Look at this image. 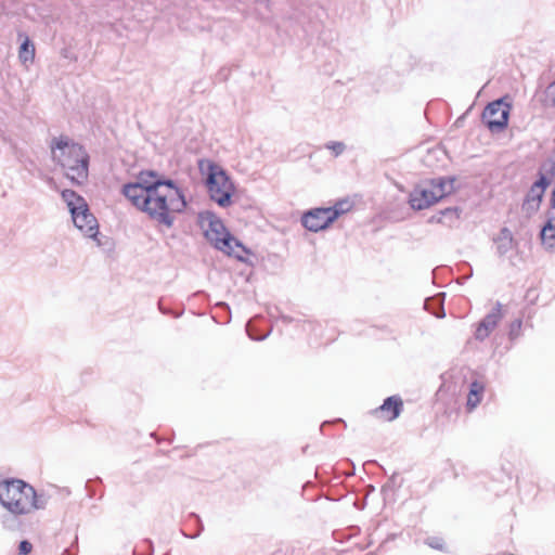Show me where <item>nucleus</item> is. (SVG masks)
I'll use <instances>...</instances> for the list:
<instances>
[{"mask_svg": "<svg viewBox=\"0 0 555 555\" xmlns=\"http://www.w3.org/2000/svg\"><path fill=\"white\" fill-rule=\"evenodd\" d=\"M128 193L133 197L134 207L145 212L151 220L168 229L173 225L176 215L186 207L183 192L172 180H166L152 189L129 188Z\"/></svg>", "mask_w": 555, "mask_h": 555, "instance_id": "nucleus-1", "label": "nucleus"}, {"mask_svg": "<svg viewBox=\"0 0 555 555\" xmlns=\"http://www.w3.org/2000/svg\"><path fill=\"white\" fill-rule=\"evenodd\" d=\"M52 159L62 167L65 176L78 185L85 183L89 175L87 151L68 137L53 138L50 143Z\"/></svg>", "mask_w": 555, "mask_h": 555, "instance_id": "nucleus-2", "label": "nucleus"}, {"mask_svg": "<svg viewBox=\"0 0 555 555\" xmlns=\"http://www.w3.org/2000/svg\"><path fill=\"white\" fill-rule=\"evenodd\" d=\"M198 223L205 237L215 248L238 260H244L247 249L229 233L220 218L210 211H203L198 215Z\"/></svg>", "mask_w": 555, "mask_h": 555, "instance_id": "nucleus-3", "label": "nucleus"}, {"mask_svg": "<svg viewBox=\"0 0 555 555\" xmlns=\"http://www.w3.org/2000/svg\"><path fill=\"white\" fill-rule=\"evenodd\" d=\"M454 191V178L439 177L421 181L409 196L410 206L414 210H424Z\"/></svg>", "mask_w": 555, "mask_h": 555, "instance_id": "nucleus-4", "label": "nucleus"}, {"mask_svg": "<svg viewBox=\"0 0 555 555\" xmlns=\"http://www.w3.org/2000/svg\"><path fill=\"white\" fill-rule=\"evenodd\" d=\"M34 487L20 479L0 482V502L14 515H25L31 512Z\"/></svg>", "mask_w": 555, "mask_h": 555, "instance_id": "nucleus-5", "label": "nucleus"}, {"mask_svg": "<svg viewBox=\"0 0 555 555\" xmlns=\"http://www.w3.org/2000/svg\"><path fill=\"white\" fill-rule=\"evenodd\" d=\"M62 198L67 204L75 227L86 236L95 238L99 224L95 217L89 211L86 199L72 190H64Z\"/></svg>", "mask_w": 555, "mask_h": 555, "instance_id": "nucleus-6", "label": "nucleus"}, {"mask_svg": "<svg viewBox=\"0 0 555 555\" xmlns=\"http://www.w3.org/2000/svg\"><path fill=\"white\" fill-rule=\"evenodd\" d=\"M207 188L210 198L219 206L227 207L231 204L233 183L227 173L216 165L209 167Z\"/></svg>", "mask_w": 555, "mask_h": 555, "instance_id": "nucleus-7", "label": "nucleus"}, {"mask_svg": "<svg viewBox=\"0 0 555 555\" xmlns=\"http://www.w3.org/2000/svg\"><path fill=\"white\" fill-rule=\"evenodd\" d=\"M511 105L505 99H499L486 106L482 120L492 132H499L506 128Z\"/></svg>", "mask_w": 555, "mask_h": 555, "instance_id": "nucleus-8", "label": "nucleus"}, {"mask_svg": "<svg viewBox=\"0 0 555 555\" xmlns=\"http://www.w3.org/2000/svg\"><path fill=\"white\" fill-rule=\"evenodd\" d=\"M504 314L502 311V305L496 302L489 313L477 324L474 337L475 339L482 341L490 336V334L496 328Z\"/></svg>", "mask_w": 555, "mask_h": 555, "instance_id": "nucleus-9", "label": "nucleus"}, {"mask_svg": "<svg viewBox=\"0 0 555 555\" xmlns=\"http://www.w3.org/2000/svg\"><path fill=\"white\" fill-rule=\"evenodd\" d=\"M547 185L548 181L543 175H541L540 179L537 182H534L530 188L526 196V199L522 204V210L528 216H531L539 210L543 194Z\"/></svg>", "mask_w": 555, "mask_h": 555, "instance_id": "nucleus-10", "label": "nucleus"}, {"mask_svg": "<svg viewBox=\"0 0 555 555\" xmlns=\"http://www.w3.org/2000/svg\"><path fill=\"white\" fill-rule=\"evenodd\" d=\"M166 180L157 179V175L154 171H143L139 175L138 181L132 183H127L122 186L121 193L128 198L133 205V197L128 193L129 188L138 186L140 189L154 188L158 184H163Z\"/></svg>", "mask_w": 555, "mask_h": 555, "instance_id": "nucleus-11", "label": "nucleus"}, {"mask_svg": "<svg viewBox=\"0 0 555 555\" xmlns=\"http://www.w3.org/2000/svg\"><path fill=\"white\" fill-rule=\"evenodd\" d=\"M403 402L400 397H388L384 403L374 411L380 418L391 422L396 420L402 411Z\"/></svg>", "mask_w": 555, "mask_h": 555, "instance_id": "nucleus-12", "label": "nucleus"}, {"mask_svg": "<svg viewBox=\"0 0 555 555\" xmlns=\"http://www.w3.org/2000/svg\"><path fill=\"white\" fill-rule=\"evenodd\" d=\"M461 210L456 207H449L440 210L438 214L433 215L429 219V223H439L448 228H453L460 220Z\"/></svg>", "mask_w": 555, "mask_h": 555, "instance_id": "nucleus-13", "label": "nucleus"}, {"mask_svg": "<svg viewBox=\"0 0 555 555\" xmlns=\"http://www.w3.org/2000/svg\"><path fill=\"white\" fill-rule=\"evenodd\" d=\"M496 250L500 256L506 255L508 251L516 247L511 230L503 228L498 237L495 238Z\"/></svg>", "mask_w": 555, "mask_h": 555, "instance_id": "nucleus-14", "label": "nucleus"}, {"mask_svg": "<svg viewBox=\"0 0 555 555\" xmlns=\"http://www.w3.org/2000/svg\"><path fill=\"white\" fill-rule=\"evenodd\" d=\"M541 241L548 250L555 249V216H550L541 230Z\"/></svg>", "mask_w": 555, "mask_h": 555, "instance_id": "nucleus-15", "label": "nucleus"}, {"mask_svg": "<svg viewBox=\"0 0 555 555\" xmlns=\"http://www.w3.org/2000/svg\"><path fill=\"white\" fill-rule=\"evenodd\" d=\"M331 212L332 210L330 207L314 208V233L326 229L335 221V218L332 217Z\"/></svg>", "mask_w": 555, "mask_h": 555, "instance_id": "nucleus-16", "label": "nucleus"}, {"mask_svg": "<svg viewBox=\"0 0 555 555\" xmlns=\"http://www.w3.org/2000/svg\"><path fill=\"white\" fill-rule=\"evenodd\" d=\"M18 59L26 66L31 64L35 60V46L27 36L21 43Z\"/></svg>", "mask_w": 555, "mask_h": 555, "instance_id": "nucleus-17", "label": "nucleus"}, {"mask_svg": "<svg viewBox=\"0 0 555 555\" xmlns=\"http://www.w3.org/2000/svg\"><path fill=\"white\" fill-rule=\"evenodd\" d=\"M483 390V384L479 383L478 380H474L470 384L469 393L467 397V406L469 410L475 409L479 404Z\"/></svg>", "mask_w": 555, "mask_h": 555, "instance_id": "nucleus-18", "label": "nucleus"}, {"mask_svg": "<svg viewBox=\"0 0 555 555\" xmlns=\"http://www.w3.org/2000/svg\"><path fill=\"white\" fill-rule=\"evenodd\" d=\"M353 207L354 201L350 197H345L337 201L334 206L330 207V209L332 210V217L336 220L339 216L351 211Z\"/></svg>", "mask_w": 555, "mask_h": 555, "instance_id": "nucleus-19", "label": "nucleus"}, {"mask_svg": "<svg viewBox=\"0 0 555 555\" xmlns=\"http://www.w3.org/2000/svg\"><path fill=\"white\" fill-rule=\"evenodd\" d=\"M31 501V511L34 509H42L47 506L48 504V496H46L44 494H38L35 490H34V498L30 500Z\"/></svg>", "mask_w": 555, "mask_h": 555, "instance_id": "nucleus-20", "label": "nucleus"}, {"mask_svg": "<svg viewBox=\"0 0 555 555\" xmlns=\"http://www.w3.org/2000/svg\"><path fill=\"white\" fill-rule=\"evenodd\" d=\"M246 332L248 334V336L253 339V340H263L264 338L268 337L269 335V332H267L266 334L263 335H258L257 334V330H255V320H250L247 324H246Z\"/></svg>", "mask_w": 555, "mask_h": 555, "instance_id": "nucleus-21", "label": "nucleus"}, {"mask_svg": "<svg viewBox=\"0 0 555 555\" xmlns=\"http://www.w3.org/2000/svg\"><path fill=\"white\" fill-rule=\"evenodd\" d=\"M326 149L332 151L334 156H338L345 151L346 146L343 142H328Z\"/></svg>", "mask_w": 555, "mask_h": 555, "instance_id": "nucleus-22", "label": "nucleus"}, {"mask_svg": "<svg viewBox=\"0 0 555 555\" xmlns=\"http://www.w3.org/2000/svg\"><path fill=\"white\" fill-rule=\"evenodd\" d=\"M312 220V209L307 210L302 216V225L308 230L312 231V224H310Z\"/></svg>", "mask_w": 555, "mask_h": 555, "instance_id": "nucleus-23", "label": "nucleus"}, {"mask_svg": "<svg viewBox=\"0 0 555 555\" xmlns=\"http://www.w3.org/2000/svg\"><path fill=\"white\" fill-rule=\"evenodd\" d=\"M31 550H33V544L29 541L23 540L20 542V545H18L20 554L27 555L31 552Z\"/></svg>", "mask_w": 555, "mask_h": 555, "instance_id": "nucleus-24", "label": "nucleus"}, {"mask_svg": "<svg viewBox=\"0 0 555 555\" xmlns=\"http://www.w3.org/2000/svg\"><path fill=\"white\" fill-rule=\"evenodd\" d=\"M427 544L433 547V548H437V550H441L442 548V541L438 538H430L427 540Z\"/></svg>", "mask_w": 555, "mask_h": 555, "instance_id": "nucleus-25", "label": "nucleus"}, {"mask_svg": "<svg viewBox=\"0 0 555 555\" xmlns=\"http://www.w3.org/2000/svg\"><path fill=\"white\" fill-rule=\"evenodd\" d=\"M551 202H552V207L555 208V189L552 192V199H551Z\"/></svg>", "mask_w": 555, "mask_h": 555, "instance_id": "nucleus-26", "label": "nucleus"}, {"mask_svg": "<svg viewBox=\"0 0 555 555\" xmlns=\"http://www.w3.org/2000/svg\"><path fill=\"white\" fill-rule=\"evenodd\" d=\"M257 1L260 3H263L266 5V8H269L270 0H257Z\"/></svg>", "mask_w": 555, "mask_h": 555, "instance_id": "nucleus-27", "label": "nucleus"}, {"mask_svg": "<svg viewBox=\"0 0 555 555\" xmlns=\"http://www.w3.org/2000/svg\"><path fill=\"white\" fill-rule=\"evenodd\" d=\"M515 325H517V328H519V327H520V325H521V321H520V320L516 321V322H515Z\"/></svg>", "mask_w": 555, "mask_h": 555, "instance_id": "nucleus-28", "label": "nucleus"}, {"mask_svg": "<svg viewBox=\"0 0 555 555\" xmlns=\"http://www.w3.org/2000/svg\"><path fill=\"white\" fill-rule=\"evenodd\" d=\"M274 555H281V554H280V553H276V554H274Z\"/></svg>", "mask_w": 555, "mask_h": 555, "instance_id": "nucleus-29", "label": "nucleus"}]
</instances>
